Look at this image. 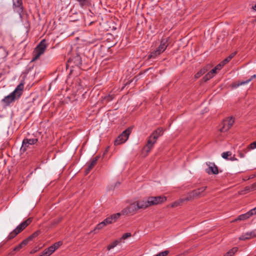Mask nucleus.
<instances>
[{
	"mask_svg": "<svg viewBox=\"0 0 256 256\" xmlns=\"http://www.w3.org/2000/svg\"><path fill=\"white\" fill-rule=\"evenodd\" d=\"M225 64L223 62H221L220 63L218 64L216 67V69L217 70H220L222 68V66L224 65Z\"/></svg>",
	"mask_w": 256,
	"mask_h": 256,
	"instance_id": "36",
	"label": "nucleus"
},
{
	"mask_svg": "<svg viewBox=\"0 0 256 256\" xmlns=\"http://www.w3.org/2000/svg\"><path fill=\"white\" fill-rule=\"evenodd\" d=\"M24 246L22 244L20 243L14 248L13 251H18Z\"/></svg>",
	"mask_w": 256,
	"mask_h": 256,
	"instance_id": "34",
	"label": "nucleus"
},
{
	"mask_svg": "<svg viewBox=\"0 0 256 256\" xmlns=\"http://www.w3.org/2000/svg\"><path fill=\"white\" fill-rule=\"evenodd\" d=\"M136 202L138 206V209H144L150 206V205L147 203V200L138 201Z\"/></svg>",
	"mask_w": 256,
	"mask_h": 256,
	"instance_id": "19",
	"label": "nucleus"
},
{
	"mask_svg": "<svg viewBox=\"0 0 256 256\" xmlns=\"http://www.w3.org/2000/svg\"><path fill=\"white\" fill-rule=\"evenodd\" d=\"M131 132V130L130 128L124 130L114 140V145H120L125 142L128 139Z\"/></svg>",
	"mask_w": 256,
	"mask_h": 256,
	"instance_id": "6",
	"label": "nucleus"
},
{
	"mask_svg": "<svg viewBox=\"0 0 256 256\" xmlns=\"http://www.w3.org/2000/svg\"><path fill=\"white\" fill-rule=\"evenodd\" d=\"M169 254L168 250H164L162 252L154 256H166Z\"/></svg>",
	"mask_w": 256,
	"mask_h": 256,
	"instance_id": "33",
	"label": "nucleus"
},
{
	"mask_svg": "<svg viewBox=\"0 0 256 256\" xmlns=\"http://www.w3.org/2000/svg\"><path fill=\"white\" fill-rule=\"evenodd\" d=\"M40 256H42L40 255Z\"/></svg>",
	"mask_w": 256,
	"mask_h": 256,
	"instance_id": "56",
	"label": "nucleus"
},
{
	"mask_svg": "<svg viewBox=\"0 0 256 256\" xmlns=\"http://www.w3.org/2000/svg\"><path fill=\"white\" fill-rule=\"evenodd\" d=\"M206 188V186H203L192 190L187 194V196L185 198V200H186V201H189L204 196V194L203 193Z\"/></svg>",
	"mask_w": 256,
	"mask_h": 256,
	"instance_id": "3",
	"label": "nucleus"
},
{
	"mask_svg": "<svg viewBox=\"0 0 256 256\" xmlns=\"http://www.w3.org/2000/svg\"><path fill=\"white\" fill-rule=\"evenodd\" d=\"M102 222L106 226V225L108 224H110V223H109V222H108V220H107V218H106V219H104Z\"/></svg>",
	"mask_w": 256,
	"mask_h": 256,
	"instance_id": "45",
	"label": "nucleus"
},
{
	"mask_svg": "<svg viewBox=\"0 0 256 256\" xmlns=\"http://www.w3.org/2000/svg\"><path fill=\"white\" fill-rule=\"evenodd\" d=\"M254 9L256 10V4L254 6Z\"/></svg>",
	"mask_w": 256,
	"mask_h": 256,
	"instance_id": "53",
	"label": "nucleus"
},
{
	"mask_svg": "<svg viewBox=\"0 0 256 256\" xmlns=\"http://www.w3.org/2000/svg\"><path fill=\"white\" fill-rule=\"evenodd\" d=\"M250 149L248 148V147L242 150L244 154L246 153L248 151H249Z\"/></svg>",
	"mask_w": 256,
	"mask_h": 256,
	"instance_id": "46",
	"label": "nucleus"
},
{
	"mask_svg": "<svg viewBox=\"0 0 256 256\" xmlns=\"http://www.w3.org/2000/svg\"><path fill=\"white\" fill-rule=\"evenodd\" d=\"M208 168L206 170V172L208 174H217L218 173V167L215 165L214 163L210 162L206 163Z\"/></svg>",
	"mask_w": 256,
	"mask_h": 256,
	"instance_id": "11",
	"label": "nucleus"
},
{
	"mask_svg": "<svg viewBox=\"0 0 256 256\" xmlns=\"http://www.w3.org/2000/svg\"><path fill=\"white\" fill-rule=\"evenodd\" d=\"M118 244V242L116 241L114 242L112 244H110L108 246V250L114 248Z\"/></svg>",
	"mask_w": 256,
	"mask_h": 256,
	"instance_id": "35",
	"label": "nucleus"
},
{
	"mask_svg": "<svg viewBox=\"0 0 256 256\" xmlns=\"http://www.w3.org/2000/svg\"><path fill=\"white\" fill-rule=\"evenodd\" d=\"M31 240L30 239H29V238L28 237V238H26V239L24 240H22V242H21L22 244L24 246H26L30 241Z\"/></svg>",
	"mask_w": 256,
	"mask_h": 256,
	"instance_id": "39",
	"label": "nucleus"
},
{
	"mask_svg": "<svg viewBox=\"0 0 256 256\" xmlns=\"http://www.w3.org/2000/svg\"><path fill=\"white\" fill-rule=\"evenodd\" d=\"M251 216H252V214L250 213V211H248V212H247L246 214L240 215L237 218H236V219L234 220H232V222H236L238 220H246L248 218H250Z\"/></svg>",
	"mask_w": 256,
	"mask_h": 256,
	"instance_id": "18",
	"label": "nucleus"
},
{
	"mask_svg": "<svg viewBox=\"0 0 256 256\" xmlns=\"http://www.w3.org/2000/svg\"><path fill=\"white\" fill-rule=\"evenodd\" d=\"M229 160L232 161L238 160L237 158L234 157V156H231Z\"/></svg>",
	"mask_w": 256,
	"mask_h": 256,
	"instance_id": "48",
	"label": "nucleus"
},
{
	"mask_svg": "<svg viewBox=\"0 0 256 256\" xmlns=\"http://www.w3.org/2000/svg\"><path fill=\"white\" fill-rule=\"evenodd\" d=\"M44 252V253L46 254V256H50V255H51L52 254H50V252L46 249H45Z\"/></svg>",
	"mask_w": 256,
	"mask_h": 256,
	"instance_id": "47",
	"label": "nucleus"
},
{
	"mask_svg": "<svg viewBox=\"0 0 256 256\" xmlns=\"http://www.w3.org/2000/svg\"><path fill=\"white\" fill-rule=\"evenodd\" d=\"M152 137V136L150 135L148 138L146 144L143 148V150L147 153L149 152L151 150L157 140L156 139H153Z\"/></svg>",
	"mask_w": 256,
	"mask_h": 256,
	"instance_id": "9",
	"label": "nucleus"
},
{
	"mask_svg": "<svg viewBox=\"0 0 256 256\" xmlns=\"http://www.w3.org/2000/svg\"><path fill=\"white\" fill-rule=\"evenodd\" d=\"M232 156V152H226L222 153V156L226 160H229L228 156Z\"/></svg>",
	"mask_w": 256,
	"mask_h": 256,
	"instance_id": "29",
	"label": "nucleus"
},
{
	"mask_svg": "<svg viewBox=\"0 0 256 256\" xmlns=\"http://www.w3.org/2000/svg\"><path fill=\"white\" fill-rule=\"evenodd\" d=\"M206 72V70H203L202 68L201 70H200L194 76H195V78H199L200 76H202V74H204L205 72Z\"/></svg>",
	"mask_w": 256,
	"mask_h": 256,
	"instance_id": "27",
	"label": "nucleus"
},
{
	"mask_svg": "<svg viewBox=\"0 0 256 256\" xmlns=\"http://www.w3.org/2000/svg\"><path fill=\"white\" fill-rule=\"evenodd\" d=\"M216 73V70L214 68L204 76L203 79L204 81L206 82L207 80H210L214 76Z\"/></svg>",
	"mask_w": 256,
	"mask_h": 256,
	"instance_id": "17",
	"label": "nucleus"
},
{
	"mask_svg": "<svg viewBox=\"0 0 256 256\" xmlns=\"http://www.w3.org/2000/svg\"><path fill=\"white\" fill-rule=\"evenodd\" d=\"M162 52H159V50H158L157 48L150 52V54L148 55V58H156L158 56L160 55Z\"/></svg>",
	"mask_w": 256,
	"mask_h": 256,
	"instance_id": "21",
	"label": "nucleus"
},
{
	"mask_svg": "<svg viewBox=\"0 0 256 256\" xmlns=\"http://www.w3.org/2000/svg\"><path fill=\"white\" fill-rule=\"evenodd\" d=\"M236 52L231 54L228 56L222 61L224 63L226 64V63L229 62L232 59V58L234 57V56L236 55Z\"/></svg>",
	"mask_w": 256,
	"mask_h": 256,
	"instance_id": "26",
	"label": "nucleus"
},
{
	"mask_svg": "<svg viewBox=\"0 0 256 256\" xmlns=\"http://www.w3.org/2000/svg\"><path fill=\"white\" fill-rule=\"evenodd\" d=\"M256 78V74H254V75L250 77V78L249 79L247 80L246 81L241 82H238L237 84H234L232 86V87L236 88L241 85L246 84L248 83L249 82H250L252 80H253L254 78Z\"/></svg>",
	"mask_w": 256,
	"mask_h": 256,
	"instance_id": "20",
	"label": "nucleus"
},
{
	"mask_svg": "<svg viewBox=\"0 0 256 256\" xmlns=\"http://www.w3.org/2000/svg\"><path fill=\"white\" fill-rule=\"evenodd\" d=\"M38 142L37 138H25L23 140L22 146L20 148V151L22 152H25L30 145L34 144Z\"/></svg>",
	"mask_w": 256,
	"mask_h": 256,
	"instance_id": "8",
	"label": "nucleus"
},
{
	"mask_svg": "<svg viewBox=\"0 0 256 256\" xmlns=\"http://www.w3.org/2000/svg\"><path fill=\"white\" fill-rule=\"evenodd\" d=\"M164 129L162 128H158L154 130L150 134L153 139L158 140V138L162 136L164 133Z\"/></svg>",
	"mask_w": 256,
	"mask_h": 256,
	"instance_id": "14",
	"label": "nucleus"
},
{
	"mask_svg": "<svg viewBox=\"0 0 256 256\" xmlns=\"http://www.w3.org/2000/svg\"><path fill=\"white\" fill-rule=\"evenodd\" d=\"M238 156L241 158H243L244 157L245 155L242 151H240L238 152Z\"/></svg>",
	"mask_w": 256,
	"mask_h": 256,
	"instance_id": "43",
	"label": "nucleus"
},
{
	"mask_svg": "<svg viewBox=\"0 0 256 256\" xmlns=\"http://www.w3.org/2000/svg\"><path fill=\"white\" fill-rule=\"evenodd\" d=\"M62 220V218H59L58 220H56L57 222L56 223H59L60 222H61Z\"/></svg>",
	"mask_w": 256,
	"mask_h": 256,
	"instance_id": "50",
	"label": "nucleus"
},
{
	"mask_svg": "<svg viewBox=\"0 0 256 256\" xmlns=\"http://www.w3.org/2000/svg\"><path fill=\"white\" fill-rule=\"evenodd\" d=\"M82 6H88L90 5V0H76Z\"/></svg>",
	"mask_w": 256,
	"mask_h": 256,
	"instance_id": "22",
	"label": "nucleus"
},
{
	"mask_svg": "<svg viewBox=\"0 0 256 256\" xmlns=\"http://www.w3.org/2000/svg\"><path fill=\"white\" fill-rule=\"evenodd\" d=\"M256 148V141L254 142H253L251 143L250 144L248 145V148L249 149H254Z\"/></svg>",
	"mask_w": 256,
	"mask_h": 256,
	"instance_id": "38",
	"label": "nucleus"
},
{
	"mask_svg": "<svg viewBox=\"0 0 256 256\" xmlns=\"http://www.w3.org/2000/svg\"><path fill=\"white\" fill-rule=\"evenodd\" d=\"M40 233H41L40 230H36V232H34L32 234H31L30 236H28L29 239H30L32 240L33 238L38 236Z\"/></svg>",
	"mask_w": 256,
	"mask_h": 256,
	"instance_id": "28",
	"label": "nucleus"
},
{
	"mask_svg": "<svg viewBox=\"0 0 256 256\" xmlns=\"http://www.w3.org/2000/svg\"><path fill=\"white\" fill-rule=\"evenodd\" d=\"M234 123V119L232 117L225 119L220 126V131L222 132L228 131L232 127Z\"/></svg>",
	"mask_w": 256,
	"mask_h": 256,
	"instance_id": "7",
	"label": "nucleus"
},
{
	"mask_svg": "<svg viewBox=\"0 0 256 256\" xmlns=\"http://www.w3.org/2000/svg\"><path fill=\"white\" fill-rule=\"evenodd\" d=\"M250 212L252 214V216L256 214V207L250 210Z\"/></svg>",
	"mask_w": 256,
	"mask_h": 256,
	"instance_id": "41",
	"label": "nucleus"
},
{
	"mask_svg": "<svg viewBox=\"0 0 256 256\" xmlns=\"http://www.w3.org/2000/svg\"><path fill=\"white\" fill-rule=\"evenodd\" d=\"M24 88V84L21 82L16 87L14 91L11 92L9 95L5 96L2 100V102L4 104V106H8L16 100H18L22 95Z\"/></svg>",
	"mask_w": 256,
	"mask_h": 256,
	"instance_id": "1",
	"label": "nucleus"
},
{
	"mask_svg": "<svg viewBox=\"0 0 256 256\" xmlns=\"http://www.w3.org/2000/svg\"><path fill=\"white\" fill-rule=\"evenodd\" d=\"M51 254H52L54 251V248H53L52 246L48 247V248H46Z\"/></svg>",
	"mask_w": 256,
	"mask_h": 256,
	"instance_id": "40",
	"label": "nucleus"
},
{
	"mask_svg": "<svg viewBox=\"0 0 256 256\" xmlns=\"http://www.w3.org/2000/svg\"><path fill=\"white\" fill-rule=\"evenodd\" d=\"M56 222H57L56 220H54L52 222V224L54 225L58 224V223H56Z\"/></svg>",
	"mask_w": 256,
	"mask_h": 256,
	"instance_id": "49",
	"label": "nucleus"
},
{
	"mask_svg": "<svg viewBox=\"0 0 256 256\" xmlns=\"http://www.w3.org/2000/svg\"><path fill=\"white\" fill-rule=\"evenodd\" d=\"M250 192H252V190H251L250 186H246V187H245L244 190L240 191L239 192H240V194H244Z\"/></svg>",
	"mask_w": 256,
	"mask_h": 256,
	"instance_id": "25",
	"label": "nucleus"
},
{
	"mask_svg": "<svg viewBox=\"0 0 256 256\" xmlns=\"http://www.w3.org/2000/svg\"><path fill=\"white\" fill-rule=\"evenodd\" d=\"M46 48V40H42L34 49V56L32 58V60H35L38 58L40 56L44 53Z\"/></svg>",
	"mask_w": 256,
	"mask_h": 256,
	"instance_id": "4",
	"label": "nucleus"
},
{
	"mask_svg": "<svg viewBox=\"0 0 256 256\" xmlns=\"http://www.w3.org/2000/svg\"><path fill=\"white\" fill-rule=\"evenodd\" d=\"M132 234L130 232H126L122 236V238L123 240H125L130 236H131Z\"/></svg>",
	"mask_w": 256,
	"mask_h": 256,
	"instance_id": "37",
	"label": "nucleus"
},
{
	"mask_svg": "<svg viewBox=\"0 0 256 256\" xmlns=\"http://www.w3.org/2000/svg\"><path fill=\"white\" fill-rule=\"evenodd\" d=\"M138 210V206L136 202L130 204L128 207L125 208L122 210L123 214H132Z\"/></svg>",
	"mask_w": 256,
	"mask_h": 256,
	"instance_id": "10",
	"label": "nucleus"
},
{
	"mask_svg": "<svg viewBox=\"0 0 256 256\" xmlns=\"http://www.w3.org/2000/svg\"><path fill=\"white\" fill-rule=\"evenodd\" d=\"M10 254H12V255H14V254L12 252H10Z\"/></svg>",
	"mask_w": 256,
	"mask_h": 256,
	"instance_id": "54",
	"label": "nucleus"
},
{
	"mask_svg": "<svg viewBox=\"0 0 256 256\" xmlns=\"http://www.w3.org/2000/svg\"><path fill=\"white\" fill-rule=\"evenodd\" d=\"M62 244V242H57L54 243L52 245L54 248V250H56Z\"/></svg>",
	"mask_w": 256,
	"mask_h": 256,
	"instance_id": "31",
	"label": "nucleus"
},
{
	"mask_svg": "<svg viewBox=\"0 0 256 256\" xmlns=\"http://www.w3.org/2000/svg\"><path fill=\"white\" fill-rule=\"evenodd\" d=\"M256 237V235L254 230L250 232H247L246 234L242 235L240 238L239 240H246L252 238Z\"/></svg>",
	"mask_w": 256,
	"mask_h": 256,
	"instance_id": "13",
	"label": "nucleus"
},
{
	"mask_svg": "<svg viewBox=\"0 0 256 256\" xmlns=\"http://www.w3.org/2000/svg\"><path fill=\"white\" fill-rule=\"evenodd\" d=\"M40 256H48L46 255V254L44 253V252L43 251L42 253V254H41Z\"/></svg>",
	"mask_w": 256,
	"mask_h": 256,
	"instance_id": "51",
	"label": "nucleus"
},
{
	"mask_svg": "<svg viewBox=\"0 0 256 256\" xmlns=\"http://www.w3.org/2000/svg\"><path fill=\"white\" fill-rule=\"evenodd\" d=\"M104 226H105L104 224L101 222L96 225L94 230L96 232L97 230L98 231L99 230H102Z\"/></svg>",
	"mask_w": 256,
	"mask_h": 256,
	"instance_id": "30",
	"label": "nucleus"
},
{
	"mask_svg": "<svg viewBox=\"0 0 256 256\" xmlns=\"http://www.w3.org/2000/svg\"><path fill=\"white\" fill-rule=\"evenodd\" d=\"M121 214L120 212L114 214L106 218L110 224L115 222L120 217Z\"/></svg>",
	"mask_w": 256,
	"mask_h": 256,
	"instance_id": "16",
	"label": "nucleus"
},
{
	"mask_svg": "<svg viewBox=\"0 0 256 256\" xmlns=\"http://www.w3.org/2000/svg\"><path fill=\"white\" fill-rule=\"evenodd\" d=\"M212 66L210 64H208L205 67L202 68V69L204 70H206V72H207L210 70V69L212 68Z\"/></svg>",
	"mask_w": 256,
	"mask_h": 256,
	"instance_id": "42",
	"label": "nucleus"
},
{
	"mask_svg": "<svg viewBox=\"0 0 256 256\" xmlns=\"http://www.w3.org/2000/svg\"><path fill=\"white\" fill-rule=\"evenodd\" d=\"M34 252H35L34 250H32L30 253V254H34Z\"/></svg>",
	"mask_w": 256,
	"mask_h": 256,
	"instance_id": "52",
	"label": "nucleus"
},
{
	"mask_svg": "<svg viewBox=\"0 0 256 256\" xmlns=\"http://www.w3.org/2000/svg\"><path fill=\"white\" fill-rule=\"evenodd\" d=\"M98 159H99L98 156H96L92 159L90 164H88V168L86 170V174H88L91 170L94 167V166L96 164Z\"/></svg>",
	"mask_w": 256,
	"mask_h": 256,
	"instance_id": "15",
	"label": "nucleus"
},
{
	"mask_svg": "<svg viewBox=\"0 0 256 256\" xmlns=\"http://www.w3.org/2000/svg\"><path fill=\"white\" fill-rule=\"evenodd\" d=\"M251 190L252 191L256 190V183H254L252 185H250Z\"/></svg>",
	"mask_w": 256,
	"mask_h": 256,
	"instance_id": "44",
	"label": "nucleus"
},
{
	"mask_svg": "<svg viewBox=\"0 0 256 256\" xmlns=\"http://www.w3.org/2000/svg\"><path fill=\"white\" fill-rule=\"evenodd\" d=\"M166 200V197L160 196H149L147 198V203L150 206L161 204Z\"/></svg>",
	"mask_w": 256,
	"mask_h": 256,
	"instance_id": "5",
	"label": "nucleus"
},
{
	"mask_svg": "<svg viewBox=\"0 0 256 256\" xmlns=\"http://www.w3.org/2000/svg\"><path fill=\"white\" fill-rule=\"evenodd\" d=\"M184 201H186V200H185V198L184 199H180V200H179L177 201H176V202H172V204H171L170 206L172 208L176 207V206H180L181 204H182Z\"/></svg>",
	"mask_w": 256,
	"mask_h": 256,
	"instance_id": "24",
	"label": "nucleus"
},
{
	"mask_svg": "<svg viewBox=\"0 0 256 256\" xmlns=\"http://www.w3.org/2000/svg\"><path fill=\"white\" fill-rule=\"evenodd\" d=\"M32 218H30L18 225L16 228L8 234L7 238L8 240H10L16 237L32 222Z\"/></svg>",
	"mask_w": 256,
	"mask_h": 256,
	"instance_id": "2",
	"label": "nucleus"
},
{
	"mask_svg": "<svg viewBox=\"0 0 256 256\" xmlns=\"http://www.w3.org/2000/svg\"><path fill=\"white\" fill-rule=\"evenodd\" d=\"M22 0H18L16 2H14V4L16 7L20 8L22 6Z\"/></svg>",
	"mask_w": 256,
	"mask_h": 256,
	"instance_id": "32",
	"label": "nucleus"
},
{
	"mask_svg": "<svg viewBox=\"0 0 256 256\" xmlns=\"http://www.w3.org/2000/svg\"><path fill=\"white\" fill-rule=\"evenodd\" d=\"M170 38H162L160 41V44L158 47L157 48L159 52H163L168 46L170 44L169 42Z\"/></svg>",
	"mask_w": 256,
	"mask_h": 256,
	"instance_id": "12",
	"label": "nucleus"
},
{
	"mask_svg": "<svg viewBox=\"0 0 256 256\" xmlns=\"http://www.w3.org/2000/svg\"><path fill=\"white\" fill-rule=\"evenodd\" d=\"M238 248L237 247H234L230 249L224 256H232L238 251Z\"/></svg>",
	"mask_w": 256,
	"mask_h": 256,
	"instance_id": "23",
	"label": "nucleus"
},
{
	"mask_svg": "<svg viewBox=\"0 0 256 256\" xmlns=\"http://www.w3.org/2000/svg\"><path fill=\"white\" fill-rule=\"evenodd\" d=\"M255 183H256V182Z\"/></svg>",
	"mask_w": 256,
	"mask_h": 256,
	"instance_id": "55",
	"label": "nucleus"
}]
</instances>
